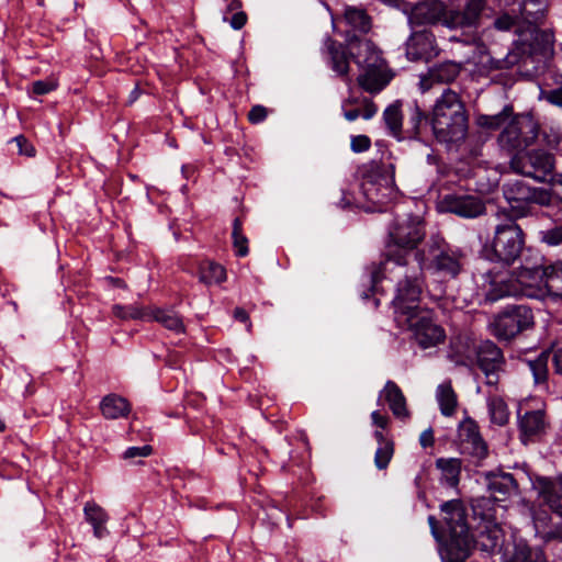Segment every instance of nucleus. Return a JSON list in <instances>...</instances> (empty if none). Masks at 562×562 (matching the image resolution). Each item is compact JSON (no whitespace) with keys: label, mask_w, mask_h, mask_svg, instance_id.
<instances>
[{"label":"nucleus","mask_w":562,"mask_h":562,"mask_svg":"<svg viewBox=\"0 0 562 562\" xmlns=\"http://www.w3.org/2000/svg\"><path fill=\"white\" fill-rule=\"evenodd\" d=\"M486 0H467L463 9L447 10L440 0H426L416 3L408 13L412 27L441 24L450 30H476Z\"/></svg>","instance_id":"obj_2"},{"label":"nucleus","mask_w":562,"mask_h":562,"mask_svg":"<svg viewBox=\"0 0 562 562\" xmlns=\"http://www.w3.org/2000/svg\"><path fill=\"white\" fill-rule=\"evenodd\" d=\"M233 247L237 257H245L249 252L248 238L243 233V222L239 217L233 221Z\"/></svg>","instance_id":"obj_48"},{"label":"nucleus","mask_w":562,"mask_h":562,"mask_svg":"<svg viewBox=\"0 0 562 562\" xmlns=\"http://www.w3.org/2000/svg\"><path fill=\"white\" fill-rule=\"evenodd\" d=\"M474 519L480 518L479 524L471 528L470 539L472 550L477 548L486 553H494L501 549L503 541V530L496 522L494 514L491 512V501L482 499L473 506Z\"/></svg>","instance_id":"obj_8"},{"label":"nucleus","mask_w":562,"mask_h":562,"mask_svg":"<svg viewBox=\"0 0 562 562\" xmlns=\"http://www.w3.org/2000/svg\"><path fill=\"white\" fill-rule=\"evenodd\" d=\"M383 429L375 430L373 436L378 442V448L374 454V465L379 470H385L393 456H394V442L387 438L383 432Z\"/></svg>","instance_id":"obj_35"},{"label":"nucleus","mask_w":562,"mask_h":562,"mask_svg":"<svg viewBox=\"0 0 562 562\" xmlns=\"http://www.w3.org/2000/svg\"><path fill=\"white\" fill-rule=\"evenodd\" d=\"M486 299L495 302L505 296H518L515 271L490 270L485 274Z\"/></svg>","instance_id":"obj_21"},{"label":"nucleus","mask_w":562,"mask_h":562,"mask_svg":"<svg viewBox=\"0 0 562 562\" xmlns=\"http://www.w3.org/2000/svg\"><path fill=\"white\" fill-rule=\"evenodd\" d=\"M13 140L16 143L20 154L29 157L34 156L35 149L33 145L23 135L14 137Z\"/></svg>","instance_id":"obj_56"},{"label":"nucleus","mask_w":562,"mask_h":562,"mask_svg":"<svg viewBox=\"0 0 562 562\" xmlns=\"http://www.w3.org/2000/svg\"><path fill=\"white\" fill-rule=\"evenodd\" d=\"M539 135V125L530 115L514 116L498 135L497 142L508 154H522Z\"/></svg>","instance_id":"obj_10"},{"label":"nucleus","mask_w":562,"mask_h":562,"mask_svg":"<svg viewBox=\"0 0 562 562\" xmlns=\"http://www.w3.org/2000/svg\"><path fill=\"white\" fill-rule=\"evenodd\" d=\"M387 169H391V175L387 177H382L379 182L375 181V175L379 173V167H376L375 171H371L363 177V181L361 184L363 194L369 201H372L374 203L382 202L381 196L383 194H380V191L382 187L387 189V187L393 183V173H394V167L393 165H389L386 167Z\"/></svg>","instance_id":"obj_31"},{"label":"nucleus","mask_w":562,"mask_h":562,"mask_svg":"<svg viewBox=\"0 0 562 562\" xmlns=\"http://www.w3.org/2000/svg\"><path fill=\"white\" fill-rule=\"evenodd\" d=\"M442 520L449 538L440 548L442 562H467L472 553L471 527L467 508L461 499H451L440 505Z\"/></svg>","instance_id":"obj_5"},{"label":"nucleus","mask_w":562,"mask_h":562,"mask_svg":"<svg viewBox=\"0 0 562 562\" xmlns=\"http://www.w3.org/2000/svg\"><path fill=\"white\" fill-rule=\"evenodd\" d=\"M86 520L92 526L93 535L102 539L109 535L106 522L109 516L105 510L95 503H87L83 508Z\"/></svg>","instance_id":"obj_33"},{"label":"nucleus","mask_w":562,"mask_h":562,"mask_svg":"<svg viewBox=\"0 0 562 562\" xmlns=\"http://www.w3.org/2000/svg\"><path fill=\"white\" fill-rule=\"evenodd\" d=\"M442 211L464 218H475L484 214L486 207L477 195L449 193L440 200Z\"/></svg>","instance_id":"obj_16"},{"label":"nucleus","mask_w":562,"mask_h":562,"mask_svg":"<svg viewBox=\"0 0 562 562\" xmlns=\"http://www.w3.org/2000/svg\"><path fill=\"white\" fill-rule=\"evenodd\" d=\"M393 72L389 69L386 63L361 70L358 76V85L367 92L375 94L382 91L392 80Z\"/></svg>","instance_id":"obj_26"},{"label":"nucleus","mask_w":562,"mask_h":562,"mask_svg":"<svg viewBox=\"0 0 562 562\" xmlns=\"http://www.w3.org/2000/svg\"><path fill=\"white\" fill-rule=\"evenodd\" d=\"M510 562H547V559L541 549L518 544L515 548Z\"/></svg>","instance_id":"obj_47"},{"label":"nucleus","mask_w":562,"mask_h":562,"mask_svg":"<svg viewBox=\"0 0 562 562\" xmlns=\"http://www.w3.org/2000/svg\"><path fill=\"white\" fill-rule=\"evenodd\" d=\"M148 321L160 323L165 328L176 334L184 333V325L181 316L172 310L150 308Z\"/></svg>","instance_id":"obj_38"},{"label":"nucleus","mask_w":562,"mask_h":562,"mask_svg":"<svg viewBox=\"0 0 562 562\" xmlns=\"http://www.w3.org/2000/svg\"><path fill=\"white\" fill-rule=\"evenodd\" d=\"M200 280L205 284L222 283L226 280V270L220 263L206 261L201 266Z\"/></svg>","instance_id":"obj_43"},{"label":"nucleus","mask_w":562,"mask_h":562,"mask_svg":"<svg viewBox=\"0 0 562 562\" xmlns=\"http://www.w3.org/2000/svg\"><path fill=\"white\" fill-rule=\"evenodd\" d=\"M548 100L555 105L562 106V86L548 93Z\"/></svg>","instance_id":"obj_62"},{"label":"nucleus","mask_w":562,"mask_h":562,"mask_svg":"<svg viewBox=\"0 0 562 562\" xmlns=\"http://www.w3.org/2000/svg\"><path fill=\"white\" fill-rule=\"evenodd\" d=\"M435 138L446 145L461 144L468 134L469 116L461 95L451 88L437 98L430 117Z\"/></svg>","instance_id":"obj_4"},{"label":"nucleus","mask_w":562,"mask_h":562,"mask_svg":"<svg viewBox=\"0 0 562 562\" xmlns=\"http://www.w3.org/2000/svg\"><path fill=\"white\" fill-rule=\"evenodd\" d=\"M508 209H499L497 212V216H504L507 221H514L516 223L517 220L522 218L531 214L532 205L536 204L533 201H525L518 199H505Z\"/></svg>","instance_id":"obj_39"},{"label":"nucleus","mask_w":562,"mask_h":562,"mask_svg":"<svg viewBox=\"0 0 562 562\" xmlns=\"http://www.w3.org/2000/svg\"><path fill=\"white\" fill-rule=\"evenodd\" d=\"M56 89V83L50 80H37L32 83V92L37 95L49 93Z\"/></svg>","instance_id":"obj_55"},{"label":"nucleus","mask_w":562,"mask_h":562,"mask_svg":"<svg viewBox=\"0 0 562 562\" xmlns=\"http://www.w3.org/2000/svg\"><path fill=\"white\" fill-rule=\"evenodd\" d=\"M512 114L513 109L510 106H505L495 115H480L477 117V124L487 130H497L509 120Z\"/></svg>","instance_id":"obj_49"},{"label":"nucleus","mask_w":562,"mask_h":562,"mask_svg":"<svg viewBox=\"0 0 562 562\" xmlns=\"http://www.w3.org/2000/svg\"><path fill=\"white\" fill-rule=\"evenodd\" d=\"M350 147L353 153H363L371 147V139L367 135L351 137Z\"/></svg>","instance_id":"obj_53"},{"label":"nucleus","mask_w":562,"mask_h":562,"mask_svg":"<svg viewBox=\"0 0 562 562\" xmlns=\"http://www.w3.org/2000/svg\"><path fill=\"white\" fill-rule=\"evenodd\" d=\"M525 235L521 227L514 221L498 224L495 227L492 249L494 258L505 265L513 263L521 254Z\"/></svg>","instance_id":"obj_13"},{"label":"nucleus","mask_w":562,"mask_h":562,"mask_svg":"<svg viewBox=\"0 0 562 562\" xmlns=\"http://www.w3.org/2000/svg\"><path fill=\"white\" fill-rule=\"evenodd\" d=\"M439 54L436 36L428 30L413 32L405 43V55L411 61H429Z\"/></svg>","instance_id":"obj_17"},{"label":"nucleus","mask_w":562,"mask_h":562,"mask_svg":"<svg viewBox=\"0 0 562 562\" xmlns=\"http://www.w3.org/2000/svg\"><path fill=\"white\" fill-rule=\"evenodd\" d=\"M426 232L419 216L407 215L396 218L389 228V243L386 245L384 259L391 251L405 254L406 260L414 259V251L418 244L425 238Z\"/></svg>","instance_id":"obj_7"},{"label":"nucleus","mask_w":562,"mask_h":562,"mask_svg":"<svg viewBox=\"0 0 562 562\" xmlns=\"http://www.w3.org/2000/svg\"><path fill=\"white\" fill-rule=\"evenodd\" d=\"M485 480L491 495L496 501H505L518 493V483L512 473L487 472Z\"/></svg>","instance_id":"obj_27"},{"label":"nucleus","mask_w":562,"mask_h":562,"mask_svg":"<svg viewBox=\"0 0 562 562\" xmlns=\"http://www.w3.org/2000/svg\"><path fill=\"white\" fill-rule=\"evenodd\" d=\"M536 533L544 541H562V524L544 527L541 525L540 519L535 520Z\"/></svg>","instance_id":"obj_51"},{"label":"nucleus","mask_w":562,"mask_h":562,"mask_svg":"<svg viewBox=\"0 0 562 562\" xmlns=\"http://www.w3.org/2000/svg\"><path fill=\"white\" fill-rule=\"evenodd\" d=\"M347 42H349V54L360 70L376 68L378 65L386 63L372 41L348 34Z\"/></svg>","instance_id":"obj_19"},{"label":"nucleus","mask_w":562,"mask_h":562,"mask_svg":"<svg viewBox=\"0 0 562 562\" xmlns=\"http://www.w3.org/2000/svg\"><path fill=\"white\" fill-rule=\"evenodd\" d=\"M419 443L423 448L432 447L435 443L434 431L431 428L424 430L419 436Z\"/></svg>","instance_id":"obj_59"},{"label":"nucleus","mask_w":562,"mask_h":562,"mask_svg":"<svg viewBox=\"0 0 562 562\" xmlns=\"http://www.w3.org/2000/svg\"><path fill=\"white\" fill-rule=\"evenodd\" d=\"M447 357L456 366L473 368V349L469 350L461 339L451 341Z\"/></svg>","instance_id":"obj_41"},{"label":"nucleus","mask_w":562,"mask_h":562,"mask_svg":"<svg viewBox=\"0 0 562 562\" xmlns=\"http://www.w3.org/2000/svg\"><path fill=\"white\" fill-rule=\"evenodd\" d=\"M512 169L538 182H547L552 178L554 157L547 150L535 149L515 154L510 159Z\"/></svg>","instance_id":"obj_14"},{"label":"nucleus","mask_w":562,"mask_h":562,"mask_svg":"<svg viewBox=\"0 0 562 562\" xmlns=\"http://www.w3.org/2000/svg\"><path fill=\"white\" fill-rule=\"evenodd\" d=\"M547 0H522L519 4L520 20L526 30L517 27L519 40H515V48L502 59L491 58L493 69H507L521 61L524 56L537 53L539 41H549V36L539 30L547 14Z\"/></svg>","instance_id":"obj_3"},{"label":"nucleus","mask_w":562,"mask_h":562,"mask_svg":"<svg viewBox=\"0 0 562 562\" xmlns=\"http://www.w3.org/2000/svg\"><path fill=\"white\" fill-rule=\"evenodd\" d=\"M463 259L464 255L459 248H452L438 235L431 236L414 254L415 261L447 279H456L461 273Z\"/></svg>","instance_id":"obj_6"},{"label":"nucleus","mask_w":562,"mask_h":562,"mask_svg":"<svg viewBox=\"0 0 562 562\" xmlns=\"http://www.w3.org/2000/svg\"><path fill=\"white\" fill-rule=\"evenodd\" d=\"M462 462L458 458H439L436 468L441 472V481L448 486L456 487L460 482Z\"/></svg>","instance_id":"obj_36"},{"label":"nucleus","mask_w":562,"mask_h":562,"mask_svg":"<svg viewBox=\"0 0 562 562\" xmlns=\"http://www.w3.org/2000/svg\"><path fill=\"white\" fill-rule=\"evenodd\" d=\"M543 267L541 258L532 265H528L527 260L517 270H515L518 296L539 300L542 295L540 286L542 285Z\"/></svg>","instance_id":"obj_18"},{"label":"nucleus","mask_w":562,"mask_h":562,"mask_svg":"<svg viewBox=\"0 0 562 562\" xmlns=\"http://www.w3.org/2000/svg\"><path fill=\"white\" fill-rule=\"evenodd\" d=\"M547 426L546 413L542 409L518 414L519 438L524 445L539 439L546 432Z\"/></svg>","instance_id":"obj_25"},{"label":"nucleus","mask_w":562,"mask_h":562,"mask_svg":"<svg viewBox=\"0 0 562 562\" xmlns=\"http://www.w3.org/2000/svg\"><path fill=\"white\" fill-rule=\"evenodd\" d=\"M493 26L497 31H502V32L514 30L518 37H519V32L517 31V27H521L522 30H526V26H524L520 18L510 15L509 13H503V14L496 16L493 21Z\"/></svg>","instance_id":"obj_50"},{"label":"nucleus","mask_w":562,"mask_h":562,"mask_svg":"<svg viewBox=\"0 0 562 562\" xmlns=\"http://www.w3.org/2000/svg\"><path fill=\"white\" fill-rule=\"evenodd\" d=\"M344 117L353 122L359 117L371 120L378 112L376 104L369 98L362 95H349L341 103Z\"/></svg>","instance_id":"obj_28"},{"label":"nucleus","mask_w":562,"mask_h":562,"mask_svg":"<svg viewBox=\"0 0 562 562\" xmlns=\"http://www.w3.org/2000/svg\"><path fill=\"white\" fill-rule=\"evenodd\" d=\"M383 393L393 415L401 420H407L411 414L400 386L394 381L389 380L384 385Z\"/></svg>","instance_id":"obj_30"},{"label":"nucleus","mask_w":562,"mask_h":562,"mask_svg":"<svg viewBox=\"0 0 562 562\" xmlns=\"http://www.w3.org/2000/svg\"><path fill=\"white\" fill-rule=\"evenodd\" d=\"M551 181L552 195L562 202V175H553L549 179Z\"/></svg>","instance_id":"obj_58"},{"label":"nucleus","mask_w":562,"mask_h":562,"mask_svg":"<svg viewBox=\"0 0 562 562\" xmlns=\"http://www.w3.org/2000/svg\"><path fill=\"white\" fill-rule=\"evenodd\" d=\"M473 367L484 375L485 384L497 386L501 376L506 373L507 361L502 348L486 339L473 347Z\"/></svg>","instance_id":"obj_12"},{"label":"nucleus","mask_w":562,"mask_h":562,"mask_svg":"<svg viewBox=\"0 0 562 562\" xmlns=\"http://www.w3.org/2000/svg\"><path fill=\"white\" fill-rule=\"evenodd\" d=\"M531 485L538 499L562 517V476L551 479L538 475L531 479Z\"/></svg>","instance_id":"obj_22"},{"label":"nucleus","mask_w":562,"mask_h":562,"mask_svg":"<svg viewBox=\"0 0 562 562\" xmlns=\"http://www.w3.org/2000/svg\"><path fill=\"white\" fill-rule=\"evenodd\" d=\"M386 276L396 282L392 300L395 319L423 308L419 302L426 288V279L420 262L414 260V263H411V260H406L405 254L391 251L389 257L370 272L369 291L375 293L378 283Z\"/></svg>","instance_id":"obj_1"},{"label":"nucleus","mask_w":562,"mask_h":562,"mask_svg":"<svg viewBox=\"0 0 562 562\" xmlns=\"http://www.w3.org/2000/svg\"><path fill=\"white\" fill-rule=\"evenodd\" d=\"M383 120H384L385 125L389 128L391 135L398 137L402 133V125H403L401 103L398 101L389 105L384 110Z\"/></svg>","instance_id":"obj_45"},{"label":"nucleus","mask_w":562,"mask_h":562,"mask_svg":"<svg viewBox=\"0 0 562 562\" xmlns=\"http://www.w3.org/2000/svg\"><path fill=\"white\" fill-rule=\"evenodd\" d=\"M247 22V15L245 12L240 11L235 13L231 19V26L234 30H240Z\"/></svg>","instance_id":"obj_61"},{"label":"nucleus","mask_w":562,"mask_h":562,"mask_svg":"<svg viewBox=\"0 0 562 562\" xmlns=\"http://www.w3.org/2000/svg\"><path fill=\"white\" fill-rule=\"evenodd\" d=\"M487 407L491 422L504 426L508 422V407L504 400L497 395L490 396L487 398Z\"/></svg>","instance_id":"obj_44"},{"label":"nucleus","mask_w":562,"mask_h":562,"mask_svg":"<svg viewBox=\"0 0 562 562\" xmlns=\"http://www.w3.org/2000/svg\"><path fill=\"white\" fill-rule=\"evenodd\" d=\"M463 69V64L454 60H443L434 64L426 74L420 75L419 87L423 92L431 89L434 85H449L453 82Z\"/></svg>","instance_id":"obj_20"},{"label":"nucleus","mask_w":562,"mask_h":562,"mask_svg":"<svg viewBox=\"0 0 562 562\" xmlns=\"http://www.w3.org/2000/svg\"><path fill=\"white\" fill-rule=\"evenodd\" d=\"M267 114V109L263 105H255L248 112V120L254 124H258L266 120Z\"/></svg>","instance_id":"obj_57"},{"label":"nucleus","mask_w":562,"mask_h":562,"mask_svg":"<svg viewBox=\"0 0 562 562\" xmlns=\"http://www.w3.org/2000/svg\"><path fill=\"white\" fill-rule=\"evenodd\" d=\"M436 398L443 416H452L458 405L457 394L451 382L439 384L436 391Z\"/></svg>","instance_id":"obj_40"},{"label":"nucleus","mask_w":562,"mask_h":562,"mask_svg":"<svg viewBox=\"0 0 562 562\" xmlns=\"http://www.w3.org/2000/svg\"><path fill=\"white\" fill-rule=\"evenodd\" d=\"M550 351L543 350L532 358H525L521 363L530 371L533 383L539 386H547L549 378Z\"/></svg>","instance_id":"obj_32"},{"label":"nucleus","mask_w":562,"mask_h":562,"mask_svg":"<svg viewBox=\"0 0 562 562\" xmlns=\"http://www.w3.org/2000/svg\"><path fill=\"white\" fill-rule=\"evenodd\" d=\"M540 289L542 295L539 300L548 307L562 306V262L543 268Z\"/></svg>","instance_id":"obj_23"},{"label":"nucleus","mask_w":562,"mask_h":562,"mask_svg":"<svg viewBox=\"0 0 562 562\" xmlns=\"http://www.w3.org/2000/svg\"><path fill=\"white\" fill-rule=\"evenodd\" d=\"M371 419L373 425H375L380 429H385L387 427L389 417L386 415H382L379 411H374L371 413Z\"/></svg>","instance_id":"obj_60"},{"label":"nucleus","mask_w":562,"mask_h":562,"mask_svg":"<svg viewBox=\"0 0 562 562\" xmlns=\"http://www.w3.org/2000/svg\"><path fill=\"white\" fill-rule=\"evenodd\" d=\"M234 318L238 322L247 323L249 321V315L244 308L236 307L234 311Z\"/></svg>","instance_id":"obj_64"},{"label":"nucleus","mask_w":562,"mask_h":562,"mask_svg":"<svg viewBox=\"0 0 562 562\" xmlns=\"http://www.w3.org/2000/svg\"><path fill=\"white\" fill-rule=\"evenodd\" d=\"M541 240L549 246H558L562 244V226H555L541 233Z\"/></svg>","instance_id":"obj_52"},{"label":"nucleus","mask_w":562,"mask_h":562,"mask_svg":"<svg viewBox=\"0 0 562 562\" xmlns=\"http://www.w3.org/2000/svg\"><path fill=\"white\" fill-rule=\"evenodd\" d=\"M457 442L460 453L469 457L476 465L488 454V446L481 436L480 427L470 417L460 422Z\"/></svg>","instance_id":"obj_15"},{"label":"nucleus","mask_w":562,"mask_h":562,"mask_svg":"<svg viewBox=\"0 0 562 562\" xmlns=\"http://www.w3.org/2000/svg\"><path fill=\"white\" fill-rule=\"evenodd\" d=\"M150 308L139 306L137 304L131 305H114L113 314L121 319H143L148 321L150 316Z\"/></svg>","instance_id":"obj_46"},{"label":"nucleus","mask_w":562,"mask_h":562,"mask_svg":"<svg viewBox=\"0 0 562 562\" xmlns=\"http://www.w3.org/2000/svg\"><path fill=\"white\" fill-rule=\"evenodd\" d=\"M395 321L401 327L413 331L416 342L423 349L436 347L446 339L445 329L435 322L434 312L428 308L417 310Z\"/></svg>","instance_id":"obj_9"},{"label":"nucleus","mask_w":562,"mask_h":562,"mask_svg":"<svg viewBox=\"0 0 562 562\" xmlns=\"http://www.w3.org/2000/svg\"><path fill=\"white\" fill-rule=\"evenodd\" d=\"M553 364L555 372L562 375V347L558 348L553 356Z\"/></svg>","instance_id":"obj_63"},{"label":"nucleus","mask_w":562,"mask_h":562,"mask_svg":"<svg viewBox=\"0 0 562 562\" xmlns=\"http://www.w3.org/2000/svg\"><path fill=\"white\" fill-rule=\"evenodd\" d=\"M407 110V132L412 137H418L422 134L423 130L427 128L428 124H430V119L422 109V106L417 103V101L408 103Z\"/></svg>","instance_id":"obj_37"},{"label":"nucleus","mask_w":562,"mask_h":562,"mask_svg":"<svg viewBox=\"0 0 562 562\" xmlns=\"http://www.w3.org/2000/svg\"><path fill=\"white\" fill-rule=\"evenodd\" d=\"M153 452V447L144 445L142 447H130L124 452V459H134L138 457H148Z\"/></svg>","instance_id":"obj_54"},{"label":"nucleus","mask_w":562,"mask_h":562,"mask_svg":"<svg viewBox=\"0 0 562 562\" xmlns=\"http://www.w3.org/2000/svg\"><path fill=\"white\" fill-rule=\"evenodd\" d=\"M505 199H520L525 201H533L539 205H548L551 201L549 192L542 189L531 188L522 181H515L503 187Z\"/></svg>","instance_id":"obj_29"},{"label":"nucleus","mask_w":562,"mask_h":562,"mask_svg":"<svg viewBox=\"0 0 562 562\" xmlns=\"http://www.w3.org/2000/svg\"><path fill=\"white\" fill-rule=\"evenodd\" d=\"M323 54L326 57V63L329 68L344 80L349 79L351 58L349 54V42L347 46L342 43L337 42L330 36H326L323 43Z\"/></svg>","instance_id":"obj_24"},{"label":"nucleus","mask_w":562,"mask_h":562,"mask_svg":"<svg viewBox=\"0 0 562 562\" xmlns=\"http://www.w3.org/2000/svg\"><path fill=\"white\" fill-rule=\"evenodd\" d=\"M535 325L532 310L524 304L509 305L491 324L492 335L501 341H510Z\"/></svg>","instance_id":"obj_11"},{"label":"nucleus","mask_w":562,"mask_h":562,"mask_svg":"<svg viewBox=\"0 0 562 562\" xmlns=\"http://www.w3.org/2000/svg\"><path fill=\"white\" fill-rule=\"evenodd\" d=\"M100 409L106 419H117L127 416L131 406L124 397L116 394H109L102 398Z\"/></svg>","instance_id":"obj_34"},{"label":"nucleus","mask_w":562,"mask_h":562,"mask_svg":"<svg viewBox=\"0 0 562 562\" xmlns=\"http://www.w3.org/2000/svg\"><path fill=\"white\" fill-rule=\"evenodd\" d=\"M345 20L353 32L366 34L371 30V18L362 9L348 8Z\"/></svg>","instance_id":"obj_42"}]
</instances>
